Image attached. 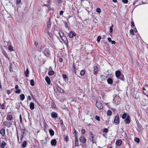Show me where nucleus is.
<instances>
[{
  "label": "nucleus",
  "mask_w": 148,
  "mask_h": 148,
  "mask_svg": "<svg viewBox=\"0 0 148 148\" xmlns=\"http://www.w3.org/2000/svg\"><path fill=\"white\" fill-rule=\"evenodd\" d=\"M63 59L62 58H60L59 59V61L60 62H62Z\"/></svg>",
  "instance_id": "nucleus-64"
},
{
  "label": "nucleus",
  "mask_w": 148,
  "mask_h": 148,
  "mask_svg": "<svg viewBox=\"0 0 148 148\" xmlns=\"http://www.w3.org/2000/svg\"><path fill=\"white\" fill-rule=\"evenodd\" d=\"M68 36L69 37L71 38L75 36H76V34L72 31H71L69 33Z\"/></svg>",
  "instance_id": "nucleus-6"
},
{
  "label": "nucleus",
  "mask_w": 148,
  "mask_h": 148,
  "mask_svg": "<svg viewBox=\"0 0 148 148\" xmlns=\"http://www.w3.org/2000/svg\"><path fill=\"white\" fill-rule=\"evenodd\" d=\"M112 114V112L110 110H108L107 112V115L108 116H110Z\"/></svg>",
  "instance_id": "nucleus-33"
},
{
  "label": "nucleus",
  "mask_w": 148,
  "mask_h": 148,
  "mask_svg": "<svg viewBox=\"0 0 148 148\" xmlns=\"http://www.w3.org/2000/svg\"><path fill=\"white\" fill-rule=\"evenodd\" d=\"M62 40L64 42V43L66 45V46L68 47L69 46L68 40L67 38L65 36H63L62 37Z\"/></svg>",
  "instance_id": "nucleus-3"
},
{
  "label": "nucleus",
  "mask_w": 148,
  "mask_h": 148,
  "mask_svg": "<svg viewBox=\"0 0 148 148\" xmlns=\"http://www.w3.org/2000/svg\"><path fill=\"white\" fill-rule=\"evenodd\" d=\"M64 13V11L63 10H61L60 12V15H61L63 14Z\"/></svg>",
  "instance_id": "nucleus-55"
},
{
  "label": "nucleus",
  "mask_w": 148,
  "mask_h": 148,
  "mask_svg": "<svg viewBox=\"0 0 148 148\" xmlns=\"http://www.w3.org/2000/svg\"><path fill=\"white\" fill-rule=\"evenodd\" d=\"M95 118L96 120L98 121H100V117L98 116L97 115L95 117Z\"/></svg>",
  "instance_id": "nucleus-41"
},
{
  "label": "nucleus",
  "mask_w": 148,
  "mask_h": 148,
  "mask_svg": "<svg viewBox=\"0 0 148 148\" xmlns=\"http://www.w3.org/2000/svg\"><path fill=\"white\" fill-rule=\"evenodd\" d=\"M12 125V122L8 121H5L3 123V125L8 127H10Z\"/></svg>",
  "instance_id": "nucleus-1"
},
{
  "label": "nucleus",
  "mask_w": 148,
  "mask_h": 148,
  "mask_svg": "<svg viewBox=\"0 0 148 148\" xmlns=\"http://www.w3.org/2000/svg\"><path fill=\"white\" fill-rule=\"evenodd\" d=\"M1 105L0 108L2 109H4L5 108V106L4 103H3L2 105H1V103H0Z\"/></svg>",
  "instance_id": "nucleus-34"
},
{
  "label": "nucleus",
  "mask_w": 148,
  "mask_h": 148,
  "mask_svg": "<svg viewBox=\"0 0 148 148\" xmlns=\"http://www.w3.org/2000/svg\"><path fill=\"white\" fill-rule=\"evenodd\" d=\"M29 71L28 68L27 69L26 71H25L24 74L26 77H28L29 76Z\"/></svg>",
  "instance_id": "nucleus-18"
},
{
  "label": "nucleus",
  "mask_w": 148,
  "mask_h": 148,
  "mask_svg": "<svg viewBox=\"0 0 148 148\" xmlns=\"http://www.w3.org/2000/svg\"><path fill=\"white\" fill-rule=\"evenodd\" d=\"M89 134L90 135L89 137L90 141H92L93 143L94 142L96 143V142L95 141L94 139V137L93 133L92 132H90L89 133Z\"/></svg>",
  "instance_id": "nucleus-2"
},
{
  "label": "nucleus",
  "mask_w": 148,
  "mask_h": 148,
  "mask_svg": "<svg viewBox=\"0 0 148 148\" xmlns=\"http://www.w3.org/2000/svg\"><path fill=\"white\" fill-rule=\"evenodd\" d=\"M130 33L131 34H132V35H134V30L133 29H131L130 31Z\"/></svg>",
  "instance_id": "nucleus-43"
},
{
  "label": "nucleus",
  "mask_w": 148,
  "mask_h": 148,
  "mask_svg": "<svg viewBox=\"0 0 148 148\" xmlns=\"http://www.w3.org/2000/svg\"><path fill=\"white\" fill-rule=\"evenodd\" d=\"M114 122L116 125L118 124L119 123V116L117 115L115 116V118L114 120Z\"/></svg>",
  "instance_id": "nucleus-5"
},
{
  "label": "nucleus",
  "mask_w": 148,
  "mask_h": 148,
  "mask_svg": "<svg viewBox=\"0 0 148 148\" xmlns=\"http://www.w3.org/2000/svg\"><path fill=\"white\" fill-rule=\"evenodd\" d=\"M75 146L78 147L79 146V142L77 136L75 135Z\"/></svg>",
  "instance_id": "nucleus-9"
},
{
  "label": "nucleus",
  "mask_w": 148,
  "mask_h": 148,
  "mask_svg": "<svg viewBox=\"0 0 148 148\" xmlns=\"http://www.w3.org/2000/svg\"><path fill=\"white\" fill-rule=\"evenodd\" d=\"M14 92L16 93L19 94L21 92V90L20 89H18L17 90L15 91Z\"/></svg>",
  "instance_id": "nucleus-39"
},
{
  "label": "nucleus",
  "mask_w": 148,
  "mask_h": 148,
  "mask_svg": "<svg viewBox=\"0 0 148 148\" xmlns=\"http://www.w3.org/2000/svg\"><path fill=\"white\" fill-rule=\"evenodd\" d=\"M135 141L137 143H138L140 142V139L139 138H138L136 137V138L135 139Z\"/></svg>",
  "instance_id": "nucleus-40"
},
{
  "label": "nucleus",
  "mask_w": 148,
  "mask_h": 148,
  "mask_svg": "<svg viewBox=\"0 0 148 148\" xmlns=\"http://www.w3.org/2000/svg\"><path fill=\"white\" fill-rule=\"evenodd\" d=\"M119 79H120L121 80H122L123 81H124V76L122 74L121 75V76H120L119 77H118Z\"/></svg>",
  "instance_id": "nucleus-27"
},
{
  "label": "nucleus",
  "mask_w": 148,
  "mask_h": 148,
  "mask_svg": "<svg viewBox=\"0 0 148 148\" xmlns=\"http://www.w3.org/2000/svg\"><path fill=\"white\" fill-rule=\"evenodd\" d=\"M127 115L126 113H124L122 115V118L123 119H125L127 118Z\"/></svg>",
  "instance_id": "nucleus-28"
},
{
  "label": "nucleus",
  "mask_w": 148,
  "mask_h": 148,
  "mask_svg": "<svg viewBox=\"0 0 148 148\" xmlns=\"http://www.w3.org/2000/svg\"><path fill=\"white\" fill-rule=\"evenodd\" d=\"M65 140L66 142H67L69 140V137L68 136H66L65 138Z\"/></svg>",
  "instance_id": "nucleus-47"
},
{
  "label": "nucleus",
  "mask_w": 148,
  "mask_h": 148,
  "mask_svg": "<svg viewBox=\"0 0 148 148\" xmlns=\"http://www.w3.org/2000/svg\"><path fill=\"white\" fill-rule=\"evenodd\" d=\"M61 33H62V35H61V34H60V32H59L58 33V34H59V36H60V37L62 38V37H63V36L64 35V33L63 32H61Z\"/></svg>",
  "instance_id": "nucleus-51"
},
{
  "label": "nucleus",
  "mask_w": 148,
  "mask_h": 148,
  "mask_svg": "<svg viewBox=\"0 0 148 148\" xmlns=\"http://www.w3.org/2000/svg\"><path fill=\"white\" fill-rule=\"evenodd\" d=\"M5 129H4V128H2L1 130V132H0L1 134V135L3 136H4V135L5 134Z\"/></svg>",
  "instance_id": "nucleus-16"
},
{
  "label": "nucleus",
  "mask_w": 148,
  "mask_h": 148,
  "mask_svg": "<svg viewBox=\"0 0 148 148\" xmlns=\"http://www.w3.org/2000/svg\"><path fill=\"white\" fill-rule=\"evenodd\" d=\"M108 40L109 42H111V41H112L111 38L110 37L108 38Z\"/></svg>",
  "instance_id": "nucleus-59"
},
{
  "label": "nucleus",
  "mask_w": 148,
  "mask_h": 148,
  "mask_svg": "<svg viewBox=\"0 0 148 148\" xmlns=\"http://www.w3.org/2000/svg\"><path fill=\"white\" fill-rule=\"evenodd\" d=\"M57 142L56 140L54 139L51 140V144L52 146H55L56 145Z\"/></svg>",
  "instance_id": "nucleus-12"
},
{
  "label": "nucleus",
  "mask_w": 148,
  "mask_h": 148,
  "mask_svg": "<svg viewBox=\"0 0 148 148\" xmlns=\"http://www.w3.org/2000/svg\"><path fill=\"white\" fill-rule=\"evenodd\" d=\"M34 44L36 46H37L38 45V42H35Z\"/></svg>",
  "instance_id": "nucleus-63"
},
{
  "label": "nucleus",
  "mask_w": 148,
  "mask_h": 148,
  "mask_svg": "<svg viewBox=\"0 0 148 148\" xmlns=\"http://www.w3.org/2000/svg\"><path fill=\"white\" fill-rule=\"evenodd\" d=\"M49 132L50 133V135L51 136H53L54 135V132L53 130L52 129H50L49 130Z\"/></svg>",
  "instance_id": "nucleus-21"
},
{
  "label": "nucleus",
  "mask_w": 148,
  "mask_h": 148,
  "mask_svg": "<svg viewBox=\"0 0 148 148\" xmlns=\"http://www.w3.org/2000/svg\"><path fill=\"white\" fill-rule=\"evenodd\" d=\"M122 2L125 3H128V0H122Z\"/></svg>",
  "instance_id": "nucleus-48"
},
{
  "label": "nucleus",
  "mask_w": 148,
  "mask_h": 148,
  "mask_svg": "<svg viewBox=\"0 0 148 148\" xmlns=\"http://www.w3.org/2000/svg\"><path fill=\"white\" fill-rule=\"evenodd\" d=\"M20 122L21 123H22V117H21V114H20Z\"/></svg>",
  "instance_id": "nucleus-58"
},
{
  "label": "nucleus",
  "mask_w": 148,
  "mask_h": 148,
  "mask_svg": "<svg viewBox=\"0 0 148 148\" xmlns=\"http://www.w3.org/2000/svg\"><path fill=\"white\" fill-rule=\"evenodd\" d=\"M122 74L121 73L120 71L118 70L116 71L115 72L116 76L117 78L119 77Z\"/></svg>",
  "instance_id": "nucleus-11"
},
{
  "label": "nucleus",
  "mask_w": 148,
  "mask_h": 148,
  "mask_svg": "<svg viewBox=\"0 0 148 148\" xmlns=\"http://www.w3.org/2000/svg\"><path fill=\"white\" fill-rule=\"evenodd\" d=\"M120 98L119 96L117 95H116L114 97L113 100L114 101V100H115V101L116 100L118 101H120Z\"/></svg>",
  "instance_id": "nucleus-14"
},
{
  "label": "nucleus",
  "mask_w": 148,
  "mask_h": 148,
  "mask_svg": "<svg viewBox=\"0 0 148 148\" xmlns=\"http://www.w3.org/2000/svg\"><path fill=\"white\" fill-rule=\"evenodd\" d=\"M72 68L73 69H74V70H75V64L74 63H73Z\"/></svg>",
  "instance_id": "nucleus-57"
},
{
  "label": "nucleus",
  "mask_w": 148,
  "mask_h": 148,
  "mask_svg": "<svg viewBox=\"0 0 148 148\" xmlns=\"http://www.w3.org/2000/svg\"><path fill=\"white\" fill-rule=\"evenodd\" d=\"M8 49L11 51H13L14 50L13 49V47L11 45H9V46Z\"/></svg>",
  "instance_id": "nucleus-36"
},
{
  "label": "nucleus",
  "mask_w": 148,
  "mask_h": 148,
  "mask_svg": "<svg viewBox=\"0 0 148 148\" xmlns=\"http://www.w3.org/2000/svg\"><path fill=\"white\" fill-rule=\"evenodd\" d=\"M13 118L12 116L10 115H8L6 117V119L8 121H10Z\"/></svg>",
  "instance_id": "nucleus-19"
},
{
  "label": "nucleus",
  "mask_w": 148,
  "mask_h": 148,
  "mask_svg": "<svg viewBox=\"0 0 148 148\" xmlns=\"http://www.w3.org/2000/svg\"><path fill=\"white\" fill-rule=\"evenodd\" d=\"M79 141L80 142L85 143H86V140L85 138L83 136H81L79 138Z\"/></svg>",
  "instance_id": "nucleus-8"
},
{
  "label": "nucleus",
  "mask_w": 148,
  "mask_h": 148,
  "mask_svg": "<svg viewBox=\"0 0 148 148\" xmlns=\"http://www.w3.org/2000/svg\"><path fill=\"white\" fill-rule=\"evenodd\" d=\"M124 121L126 124H128L130 123V117L129 115H127L126 119L124 120Z\"/></svg>",
  "instance_id": "nucleus-7"
},
{
  "label": "nucleus",
  "mask_w": 148,
  "mask_h": 148,
  "mask_svg": "<svg viewBox=\"0 0 148 148\" xmlns=\"http://www.w3.org/2000/svg\"><path fill=\"white\" fill-rule=\"evenodd\" d=\"M54 73V71H50L48 73V75H53Z\"/></svg>",
  "instance_id": "nucleus-31"
},
{
  "label": "nucleus",
  "mask_w": 148,
  "mask_h": 148,
  "mask_svg": "<svg viewBox=\"0 0 148 148\" xmlns=\"http://www.w3.org/2000/svg\"><path fill=\"white\" fill-rule=\"evenodd\" d=\"M51 106L53 108H54L56 107V105L54 103H53L51 104Z\"/></svg>",
  "instance_id": "nucleus-45"
},
{
  "label": "nucleus",
  "mask_w": 148,
  "mask_h": 148,
  "mask_svg": "<svg viewBox=\"0 0 148 148\" xmlns=\"http://www.w3.org/2000/svg\"><path fill=\"white\" fill-rule=\"evenodd\" d=\"M122 144V141L121 140H119L116 141V144L117 145L119 146L121 145Z\"/></svg>",
  "instance_id": "nucleus-22"
},
{
  "label": "nucleus",
  "mask_w": 148,
  "mask_h": 148,
  "mask_svg": "<svg viewBox=\"0 0 148 148\" xmlns=\"http://www.w3.org/2000/svg\"><path fill=\"white\" fill-rule=\"evenodd\" d=\"M101 38V36H99L98 37L97 39V41L98 42H100Z\"/></svg>",
  "instance_id": "nucleus-42"
},
{
  "label": "nucleus",
  "mask_w": 148,
  "mask_h": 148,
  "mask_svg": "<svg viewBox=\"0 0 148 148\" xmlns=\"http://www.w3.org/2000/svg\"><path fill=\"white\" fill-rule=\"evenodd\" d=\"M51 117L53 118H56L58 116V114L55 112H52L51 114Z\"/></svg>",
  "instance_id": "nucleus-13"
},
{
  "label": "nucleus",
  "mask_w": 148,
  "mask_h": 148,
  "mask_svg": "<svg viewBox=\"0 0 148 148\" xmlns=\"http://www.w3.org/2000/svg\"><path fill=\"white\" fill-rule=\"evenodd\" d=\"M111 42L112 44H115V41H114V40L112 41V40Z\"/></svg>",
  "instance_id": "nucleus-62"
},
{
  "label": "nucleus",
  "mask_w": 148,
  "mask_h": 148,
  "mask_svg": "<svg viewBox=\"0 0 148 148\" xmlns=\"http://www.w3.org/2000/svg\"><path fill=\"white\" fill-rule=\"evenodd\" d=\"M96 106L100 110H101L103 108V106L102 103L97 101L96 102Z\"/></svg>",
  "instance_id": "nucleus-4"
},
{
  "label": "nucleus",
  "mask_w": 148,
  "mask_h": 148,
  "mask_svg": "<svg viewBox=\"0 0 148 148\" xmlns=\"http://www.w3.org/2000/svg\"><path fill=\"white\" fill-rule=\"evenodd\" d=\"M100 77L102 79V80H105L107 78V76H105L103 75H101Z\"/></svg>",
  "instance_id": "nucleus-25"
},
{
  "label": "nucleus",
  "mask_w": 148,
  "mask_h": 148,
  "mask_svg": "<svg viewBox=\"0 0 148 148\" xmlns=\"http://www.w3.org/2000/svg\"><path fill=\"white\" fill-rule=\"evenodd\" d=\"M50 19H49V23L47 25V27L49 28H50L51 27V23Z\"/></svg>",
  "instance_id": "nucleus-35"
},
{
  "label": "nucleus",
  "mask_w": 148,
  "mask_h": 148,
  "mask_svg": "<svg viewBox=\"0 0 148 148\" xmlns=\"http://www.w3.org/2000/svg\"><path fill=\"white\" fill-rule=\"evenodd\" d=\"M7 93L8 95L10 94L11 93L10 90H8L7 91Z\"/></svg>",
  "instance_id": "nucleus-60"
},
{
  "label": "nucleus",
  "mask_w": 148,
  "mask_h": 148,
  "mask_svg": "<svg viewBox=\"0 0 148 148\" xmlns=\"http://www.w3.org/2000/svg\"><path fill=\"white\" fill-rule=\"evenodd\" d=\"M107 82L109 84H112L113 83V79L111 78H109L108 79Z\"/></svg>",
  "instance_id": "nucleus-20"
},
{
  "label": "nucleus",
  "mask_w": 148,
  "mask_h": 148,
  "mask_svg": "<svg viewBox=\"0 0 148 148\" xmlns=\"http://www.w3.org/2000/svg\"><path fill=\"white\" fill-rule=\"evenodd\" d=\"M21 3V0H16V4L18 5Z\"/></svg>",
  "instance_id": "nucleus-49"
},
{
  "label": "nucleus",
  "mask_w": 148,
  "mask_h": 148,
  "mask_svg": "<svg viewBox=\"0 0 148 148\" xmlns=\"http://www.w3.org/2000/svg\"><path fill=\"white\" fill-rule=\"evenodd\" d=\"M143 93L144 94H145L146 95H147V94L148 93L147 92L146 90L143 91Z\"/></svg>",
  "instance_id": "nucleus-54"
},
{
  "label": "nucleus",
  "mask_w": 148,
  "mask_h": 148,
  "mask_svg": "<svg viewBox=\"0 0 148 148\" xmlns=\"http://www.w3.org/2000/svg\"><path fill=\"white\" fill-rule=\"evenodd\" d=\"M6 143L4 141H3L1 144V148H4L5 146L6 145Z\"/></svg>",
  "instance_id": "nucleus-23"
},
{
  "label": "nucleus",
  "mask_w": 148,
  "mask_h": 148,
  "mask_svg": "<svg viewBox=\"0 0 148 148\" xmlns=\"http://www.w3.org/2000/svg\"><path fill=\"white\" fill-rule=\"evenodd\" d=\"M15 89L16 90H17V89H18V85H16L15 86Z\"/></svg>",
  "instance_id": "nucleus-61"
},
{
  "label": "nucleus",
  "mask_w": 148,
  "mask_h": 148,
  "mask_svg": "<svg viewBox=\"0 0 148 148\" xmlns=\"http://www.w3.org/2000/svg\"><path fill=\"white\" fill-rule=\"evenodd\" d=\"M97 66H95L94 67V74L95 75H96L97 73Z\"/></svg>",
  "instance_id": "nucleus-24"
},
{
  "label": "nucleus",
  "mask_w": 148,
  "mask_h": 148,
  "mask_svg": "<svg viewBox=\"0 0 148 148\" xmlns=\"http://www.w3.org/2000/svg\"><path fill=\"white\" fill-rule=\"evenodd\" d=\"M45 80L48 84H50L51 83V80L50 78L48 76L45 77Z\"/></svg>",
  "instance_id": "nucleus-15"
},
{
  "label": "nucleus",
  "mask_w": 148,
  "mask_h": 148,
  "mask_svg": "<svg viewBox=\"0 0 148 148\" xmlns=\"http://www.w3.org/2000/svg\"><path fill=\"white\" fill-rule=\"evenodd\" d=\"M62 75L63 79H64V80H65V79H66L67 78L66 75L63 74Z\"/></svg>",
  "instance_id": "nucleus-46"
},
{
  "label": "nucleus",
  "mask_w": 148,
  "mask_h": 148,
  "mask_svg": "<svg viewBox=\"0 0 148 148\" xmlns=\"http://www.w3.org/2000/svg\"><path fill=\"white\" fill-rule=\"evenodd\" d=\"M30 108L31 110H33L34 109V105L33 102H31L30 103Z\"/></svg>",
  "instance_id": "nucleus-17"
},
{
  "label": "nucleus",
  "mask_w": 148,
  "mask_h": 148,
  "mask_svg": "<svg viewBox=\"0 0 148 148\" xmlns=\"http://www.w3.org/2000/svg\"><path fill=\"white\" fill-rule=\"evenodd\" d=\"M103 132L108 133V130L107 128H104L103 130Z\"/></svg>",
  "instance_id": "nucleus-38"
},
{
  "label": "nucleus",
  "mask_w": 148,
  "mask_h": 148,
  "mask_svg": "<svg viewBox=\"0 0 148 148\" xmlns=\"http://www.w3.org/2000/svg\"><path fill=\"white\" fill-rule=\"evenodd\" d=\"M30 84L32 86H33L34 85V81L33 79H31L30 80Z\"/></svg>",
  "instance_id": "nucleus-32"
},
{
  "label": "nucleus",
  "mask_w": 148,
  "mask_h": 148,
  "mask_svg": "<svg viewBox=\"0 0 148 148\" xmlns=\"http://www.w3.org/2000/svg\"><path fill=\"white\" fill-rule=\"evenodd\" d=\"M110 32L111 33H112L113 32V29L112 27H110Z\"/></svg>",
  "instance_id": "nucleus-53"
},
{
  "label": "nucleus",
  "mask_w": 148,
  "mask_h": 148,
  "mask_svg": "<svg viewBox=\"0 0 148 148\" xmlns=\"http://www.w3.org/2000/svg\"><path fill=\"white\" fill-rule=\"evenodd\" d=\"M85 133V130L84 129H83L81 130V133L82 134H84Z\"/></svg>",
  "instance_id": "nucleus-52"
},
{
  "label": "nucleus",
  "mask_w": 148,
  "mask_h": 148,
  "mask_svg": "<svg viewBox=\"0 0 148 148\" xmlns=\"http://www.w3.org/2000/svg\"><path fill=\"white\" fill-rule=\"evenodd\" d=\"M63 22L64 24V25L66 28H68V24L65 21H63Z\"/></svg>",
  "instance_id": "nucleus-37"
},
{
  "label": "nucleus",
  "mask_w": 148,
  "mask_h": 148,
  "mask_svg": "<svg viewBox=\"0 0 148 148\" xmlns=\"http://www.w3.org/2000/svg\"><path fill=\"white\" fill-rule=\"evenodd\" d=\"M56 88L59 92L61 93H64V90L60 87L59 86H56Z\"/></svg>",
  "instance_id": "nucleus-10"
},
{
  "label": "nucleus",
  "mask_w": 148,
  "mask_h": 148,
  "mask_svg": "<svg viewBox=\"0 0 148 148\" xmlns=\"http://www.w3.org/2000/svg\"><path fill=\"white\" fill-rule=\"evenodd\" d=\"M85 70H82L80 72V74L81 76H83L85 74Z\"/></svg>",
  "instance_id": "nucleus-29"
},
{
  "label": "nucleus",
  "mask_w": 148,
  "mask_h": 148,
  "mask_svg": "<svg viewBox=\"0 0 148 148\" xmlns=\"http://www.w3.org/2000/svg\"><path fill=\"white\" fill-rule=\"evenodd\" d=\"M20 96L21 100L23 101L24 99L25 98V96L24 94H22L20 95Z\"/></svg>",
  "instance_id": "nucleus-26"
},
{
  "label": "nucleus",
  "mask_w": 148,
  "mask_h": 148,
  "mask_svg": "<svg viewBox=\"0 0 148 148\" xmlns=\"http://www.w3.org/2000/svg\"><path fill=\"white\" fill-rule=\"evenodd\" d=\"M63 0H58V3L59 4H60L62 3Z\"/></svg>",
  "instance_id": "nucleus-56"
},
{
  "label": "nucleus",
  "mask_w": 148,
  "mask_h": 148,
  "mask_svg": "<svg viewBox=\"0 0 148 148\" xmlns=\"http://www.w3.org/2000/svg\"><path fill=\"white\" fill-rule=\"evenodd\" d=\"M131 27H133L135 26L134 23L133 21L131 22Z\"/></svg>",
  "instance_id": "nucleus-50"
},
{
  "label": "nucleus",
  "mask_w": 148,
  "mask_h": 148,
  "mask_svg": "<svg viewBox=\"0 0 148 148\" xmlns=\"http://www.w3.org/2000/svg\"><path fill=\"white\" fill-rule=\"evenodd\" d=\"M96 12L99 13H100L101 12V10L99 8H97L96 10Z\"/></svg>",
  "instance_id": "nucleus-44"
},
{
  "label": "nucleus",
  "mask_w": 148,
  "mask_h": 148,
  "mask_svg": "<svg viewBox=\"0 0 148 148\" xmlns=\"http://www.w3.org/2000/svg\"><path fill=\"white\" fill-rule=\"evenodd\" d=\"M26 143L27 142L25 141H24L23 142L22 144V146L23 147H26Z\"/></svg>",
  "instance_id": "nucleus-30"
}]
</instances>
